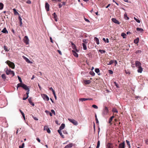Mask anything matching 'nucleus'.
Masks as SVG:
<instances>
[{"label":"nucleus","mask_w":148,"mask_h":148,"mask_svg":"<svg viewBox=\"0 0 148 148\" xmlns=\"http://www.w3.org/2000/svg\"><path fill=\"white\" fill-rule=\"evenodd\" d=\"M95 71L96 73H97L99 75H100V73H99L100 71L99 69L96 68L95 69Z\"/></svg>","instance_id":"29"},{"label":"nucleus","mask_w":148,"mask_h":148,"mask_svg":"<svg viewBox=\"0 0 148 148\" xmlns=\"http://www.w3.org/2000/svg\"><path fill=\"white\" fill-rule=\"evenodd\" d=\"M112 21L115 23L117 24H120V23L115 18H112Z\"/></svg>","instance_id":"10"},{"label":"nucleus","mask_w":148,"mask_h":148,"mask_svg":"<svg viewBox=\"0 0 148 148\" xmlns=\"http://www.w3.org/2000/svg\"><path fill=\"white\" fill-rule=\"evenodd\" d=\"M68 120L74 125H78L77 122L75 120L71 119H68Z\"/></svg>","instance_id":"3"},{"label":"nucleus","mask_w":148,"mask_h":148,"mask_svg":"<svg viewBox=\"0 0 148 148\" xmlns=\"http://www.w3.org/2000/svg\"><path fill=\"white\" fill-rule=\"evenodd\" d=\"M45 8L47 11H49V5L48 3L46 2L45 3Z\"/></svg>","instance_id":"9"},{"label":"nucleus","mask_w":148,"mask_h":148,"mask_svg":"<svg viewBox=\"0 0 148 148\" xmlns=\"http://www.w3.org/2000/svg\"><path fill=\"white\" fill-rule=\"evenodd\" d=\"M89 73L90 75L93 76H94L95 75V73L92 71H90L89 72Z\"/></svg>","instance_id":"39"},{"label":"nucleus","mask_w":148,"mask_h":148,"mask_svg":"<svg viewBox=\"0 0 148 148\" xmlns=\"http://www.w3.org/2000/svg\"><path fill=\"white\" fill-rule=\"evenodd\" d=\"M32 116L35 120L37 121L38 120V119L37 117H34L33 115H32Z\"/></svg>","instance_id":"55"},{"label":"nucleus","mask_w":148,"mask_h":148,"mask_svg":"<svg viewBox=\"0 0 148 148\" xmlns=\"http://www.w3.org/2000/svg\"><path fill=\"white\" fill-rule=\"evenodd\" d=\"M82 44L83 49L85 50H86L87 47L86 45L84 43H83Z\"/></svg>","instance_id":"34"},{"label":"nucleus","mask_w":148,"mask_h":148,"mask_svg":"<svg viewBox=\"0 0 148 148\" xmlns=\"http://www.w3.org/2000/svg\"><path fill=\"white\" fill-rule=\"evenodd\" d=\"M29 93V91H28L26 93V94L27 95V97H24L23 98V100H26L29 97L28 95Z\"/></svg>","instance_id":"25"},{"label":"nucleus","mask_w":148,"mask_h":148,"mask_svg":"<svg viewBox=\"0 0 148 148\" xmlns=\"http://www.w3.org/2000/svg\"><path fill=\"white\" fill-rule=\"evenodd\" d=\"M53 16L54 18L56 21H58V19L57 18V15L56 14V13L55 12H54L53 14Z\"/></svg>","instance_id":"17"},{"label":"nucleus","mask_w":148,"mask_h":148,"mask_svg":"<svg viewBox=\"0 0 148 148\" xmlns=\"http://www.w3.org/2000/svg\"><path fill=\"white\" fill-rule=\"evenodd\" d=\"M114 85L116 86L117 88H119V86L118 85V84H117L116 82H114Z\"/></svg>","instance_id":"49"},{"label":"nucleus","mask_w":148,"mask_h":148,"mask_svg":"<svg viewBox=\"0 0 148 148\" xmlns=\"http://www.w3.org/2000/svg\"><path fill=\"white\" fill-rule=\"evenodd\" d=\"M73 146L72 143H70L65 146L64 148H71Z\"/></svg>","instance_id":"14"},{"label":"nucleus","mask_w":148,"mask_h":148,"mask_svg":"<svg viewBox=\"0 0 148 148\" xmlns=\"http://www.w3.org/2000/svg\"><path fill=\"white\" fill-rule=\"evenodd\" d=\"M65 125L64 123H62L59 127V130H61L64 129L65 127Z\"/></svg>","instance_id":"20"},{"label":"nucleus","mask_w":148,"mask_h":148,"mask_svg":"<svg viewBox=\"0 0 148 148\" xmlns=\"http://www.w3.org/2000/svg\"><path fill=\"white\" fill-rule=\"evenodd\" d=\"M23 40L24 42L26 45H28L29 44V40L27 36H25L24 37Z\"/></svg>","instance_id":"6"},{"label":"nucleus","mask_w":148,"mask_h":148,"mask_svg":"<svg viewBox=\"0 0 148 148\" xmlns=\"http://www.w3.org/2000/svg\"><path fill=\"white\" fill-rule=\"evenodd\" d=\"M136 30L138 31H139L140 32H143V29H142V28H136Z\"/></svg>","instance_id":"30"},{"label":"nucleus","mask_w":148,"mask_h":148,"mask_svg":"<svg viewBox=\"0 0 148 148\" xmlns=\"http://www.w3.org/2000/svg\"><path fill=\"white\" fill-rule=\"evenodd\" d=\"M22 88L24 89L27 90V92L28 91L29 93V88H28V87L26 86V85H25L24 84H23L22 85Z\"/></svg>","instance_id":"8"},{"label":"nucleus","mask_w":148,"mask_h":148,"mask_svg":"<svg viewBox=\"0 0 148 148\" xmlns=\"http://www.w3.org/2000/svg\"><path fill=\"white\" fill-rule=\"evenodd\" d=\"M41 96L44 100L47 101H48L49 100V98L46 95L42 94L41 95Z\"/></svg>","instance_id":"4"},{"label":"nucleus","mask_w":148,"mask_h":148,"mask_svg":"<svg viewBox=\"0 0 148 148\" xmlns=\"http://www.w3.org/2000/svg\"><path fill=\"white\" fill-rule=\"evenodd\" d=\"M3 7V4L1 3H0V10H2Z\"/></svg>","instance_id":"37"},{"label":"nucleus","mask_w":148,"mask_h":148,"mask_svg":"<svg viewBox=\"0 0 148 148\" xmlns=\"http://www.w3.org/2000/svg\"><path fill=\"white\" fill-rule=\"evenodd\" d=\"M23 84L21 83L18 84L17 85V89H18V88L19 87H22V85Z\"/></svg>","instance_id":"36"},{"label":"nucleus","mask_w":148,"mask_h":148,"mask_svg":"<svg viewBox=\"0 0 148 148\" xmlns=\"http://www.w3.org/2000/svg\"><path fill=\"white\" fill-rule=\"evenodd\" d=\"M26 3H27L29 4H30L31 3V1L29 0H27V1Z\"/></svg>","instance_id":"57"},{"label":"nucleus","mask_w":148,"mask_h":148,"mask_svg":"<svg viewBox=\"0 0 148 148\" xmlns=\"http://www.w3.org/2000/svg\"><path fill=\"white\" fill-rule=\"evenodd\" d=\"M114 117V116H112L111 117L109 120V123H111V122H112L113 118Z\"/></svg>","instance_id":"27"},{"label":"nucleus","mask_w":148,"mask_h":148,"mask_svg":"<svg viewBox=\"0 0 148 148\" xmlns=\"http://www.w3.org/2000/svg\"><path fill=\"white\" fill-rule=\"evenodd\" d=\"M18 18L19 19L20 22L22 21V19L20 16H18Z\"/></svg>","instance_id":"60"},{"label":"nucleus","mask_w":148,"mask_h":148,"mask_svg":"<svg viewBox=\"0 0 148 148\" xmlns=\"http://www.w3.org/2000/svg\"><path fill=\"white\" fill-rule=\"evenodd\" d=\"M4 71L7 75H12V76H14L15 74L13 71H12L11 69H8V68L6 67L4 69Z\"/></svg>","instance_id":"1"},{"label":"nucleus","mask_w":148,"mask_h":148,"mask_svg":"<svg viewBox=\"0 0 148 148\" xmlns=\"http://www.w3.org/2000/svg\"><path fill=\"white\" fill-rule=\"evenodd\" d=\"M84 20L85 21H86L87 22H90L89 21L88 19H87L86 18H84Z\"/></svg>","instance_id":"59"},{"label":"nucleus","mask_w":148,"mask_h":148,"mask_svg":"<svg viewBox=\"0 0 148 148\" xmlns=\"http://www.w3.org/2000/svg\"><path fill=\"white\" fill-rule=\"evenodd\" d=\"M125 143L124 141L123 143H120L119 146V148H125Z\"/></svg>","instance_id":"12"},{"label":"nucleus","mask_w":148,"mask_h":148,"mask_svg":"<svg viewBox=\"0 0 148 148\" xmlns=\"http://www.w3.org/2000/svg\"><path fill=\"white\" fill-rule=\"evenodd\" d=\"M136 53H141V51L140 50H138L136 51Z\"/></svg>","instance_id":"58"},{"label":"nucleus","mask_w":148,"mask_h":148,"mask_svg":"<svg viewBox=\"0 0 148 148\" xmlns=\"http://www.w3.org/2000/svg\"><path fill=\"white\" fill-rule=\"evenodd\" d=\"M112 111L114 113L115 112L117 113L118 112L117 110L115 108H114L112 109Z\"/></svg>","instance_id":"35"},{"label":"nucleus","mask_w":148,"mask_h":148,"mask_svg":"<svg viewBox=\"0 0 148 148\" xmlns=\"http://www.w3.org/2000/svg\"><path fill=\"white\" fill-rule=\"evenodd\" d=\"M100 145V141L98 140L97 142V145L96 148H99Z\"/></svg>","instance_id":"40"},{"label":"nucleus","mask_w":148,"mask_h":148,"mask_svg":"<svg viewBox=\"0 0 148 148\" xmlns=\"http://www.w3.org/2000/svg\"><path fill=\"white\" fill-rule=\"evenodd\" d=\"M121 35L123 37V38H125V36H126V34H125L124 33H122L121 34Z\"/></svg>","instance_id":"47"},{"label":"nucleus","mask_w":148,"mask_h":148,"mask_svg":"<svg viewBox=\"0 0 148 148\" xmlns=\"http://www.w3.org/2000/svg\"><path fill=\"white\" fill-rule=\"evenodd\" d=\"M19 111L21 113V114L22 115L24 119L25 120V116L24 114L21 110L20 109Z\"/></svg>","instance_id":"26"},{"label":"nucleus","mask_w":148,"mask_h":148,"mask_svg":"<svg viewBox=\"0 0 148 148\" xmlns=\"http://www.w3.org/2000/svg\"><path fill=\"white\" fill-rule=\"evenodd\" d=\"M91 81L89 80H85L84 81V82L86 84H88L90 83Z\"/></svg>","instance_id":"32"},{"label":"nucleus","mask_w":148,"mask_h":148,"mask_svg":"<svg viewBox=\"0 0 148 148\" xmlns=\"http://www.w3.org/2000/svg\"><path fill=\"white\" fill-rule=\"evenodd\" d=\"M58 132L59 133V134H60V135L62 136V138H64V135L62 134L61 132V130H58Z\"/></svg>","instance_id":"22"},{"label":"nucleus","mask_w":148,"mask_h":148,"mask_svg":"<svg viewBox=\"0 0 148 148\" xmlns=\"http://www.w3.org/2000/svg\"><path fill=\"white\" fill-rule=\"evenodd\" d=\"M28 101H29V103L31 105H32V106H34V103H33L32 102V100H31V98H29L28 99Z\"/></svg>","instance_id":"18"},{"label":"nucleus","mask_w":148,"mask_h":148,"mask_svg":"<svg viewBox=\"0 0 148 148\" xmlns=\"http://www.w3.org/2000/svg\"><path fill=\"white\" fill-rule=\"evenodd\" d=\"M5 63L8 64L9 66L12 69H14L15 65L14 63L9 60L6 61Z\"/></svg>","instance_id":"2"},{"label":"nucleus","mask_w":148,"mask_h":148,"mask_svg":"<svg viewBox=\"0 0 148 148\" xmlns=\"http://www.w3.org/2000/svg\"><path fill=\"white\" fill-rule=\"evenodd\" d=\"M114 62V60H110L109 63L107 64V65H110L112 64H113Z\"/></svg>","instance_id":"38"},{"label":"nucleus","mask_w":148,"mask_h":148,"mask_svg":"<svg viewBox=\"0 0 148 148\" xmlns=\"http://www.w3.org/2000/svg\"><path fill=\"white\" fill-rule=\"evenodd\" d=\"M45 112L47 114H49V112L47 110H45Z\"/></svg>","instance_id":"63"},{"label":"nucleus","mask_w":148,"mask_h":148,"mask_svg":"<svg viewBox=\"0 0 148 148\" xmlns=\"http://www.w3.org/2000/svg\"><path fill=\"white\" fill-rule=\"evenodd\" d=\"M124 18L125 19L127 20H128L129 19V17L127 16V14L126 13L124 14Z\"/></svg>","instance_id":"28"},{"label":"nucleus","mask_w":148,"mask_h":148,"mask_svg":"<svg viewBox=\"0 0 148 148\" xmlns=\"http://www.w3.org/2000/svg\"><path fill=\"white\" fill-rule=\"evenodd\" d=\"M1 77L3 79H6V76L5 74H3L2 75Z\"/></svg>","instance_id":"46"},{"label":"nucleus","mask_w":148,"mask_h":148,"mask_svg":"<svg viewBox=\"0 0 148 148\" xmlns=\"http://www.w3.org/2000/svg\"><path fill=\"white\" fill-rule=\"evenodd\" d=\"M59 7L60 8H61V7L62 6V4H61V3H60L59 4Z\"/></svg>","instance_id":"61"},{"label":"nucleus","mask_w":148,"mask_h":148,"mask_svg":"<svg viewBox=\"0 0 148 148\" xmlns=\"http://www.w3.org/2000/svg\"><path fill=\"white\" fill-rule=\"evenodd\" d=\"M95 119H96V123H98L99 121L97 119L96 115H95Z\"/></svg>","instance_id":"53"},{"label":"nucleus","mask_w":148,"mask_h":148,"mask_svg":"<svg viewBox=\"0 0 148 148\" xmlns=\"http://www.w3.org/2000/svg\"><path fill=\"white\" fill-rule=\"evenodd\" d=\"M23 57L26 62H27V61H29V60L28 58H27L26 57L24 56H23Z\"/></svg>","instance_id":"45"},{"label":"nucleus","mask_w":148,"mask_h":148,"mask_svg":"<svg viewBox=\"0 0 148 148\" xmlns=\"http://www.w3.org/2000/svg\"><path fill=\"white\" fill-rule=\"evenodd\" d=\"M138 70L137 71L138 73H141L143 71V68L141 66L138 67Z\"/></svg>","instance_id":"16"},{"label":"nucleus","mask_w":148,"mask_h":148,"mask_svg":"<svg viewBox=\"0 0 148 148\" xmlns=\"http://www.w3.org/2000/svg\"><path fill=\"white\" fill-rule=\"evenodd\" d=\"M72 45L73 49L75 50L76 51L78 52V50L76 49L75 45L73 43H72Z\"/></svg>","instance_id":"23"},{"label":"nucleus","mask_w":148,"mask_h":148,"mask_svg":"<svg viewBox=\"0 0 148 148\" xmlns=\"http://www.w3.org/2000/svg\"><path fill=\"white\" fill-rule=\"evenodd\" d=\"M18 78L19 81V82H21V83H22V80L21 79V78L18 76Z\"/></svg>","instance_id":"50"},{"label":"nucleus","mask_w":148,"mask_h":148,"mask_svg":"<svg viewBox=\"0 0 148 148\" xmlns=\"http://www.w3.org/2000/svg\"><path fill=\"white\" fill-rule=\"evenodd\" d=\"M14 14L16 15H17L19 14L18 12L16 11V9L15 8L13 9Z\"/></svg>","instance_id":"33"},{"label":"nucleus","mask_w":148,"mask_h":148,"mask_svg":"<svg viewBox=\"0 0 148 148\" xmlns=\"http://www.w3.org/2000/svg\"><path fill=\"white\" fill-rule=\"evenodd\" d=\"M51 111L52 113H53L54 115H56V113L54 110H51Z\"/></svg>","instance_id":"54"},{"label":"nucleus","mask_w":148,"mask_h":148,"mask_svg":"<svg viewBox=\"0 0 148 148\" xmlns=\"http://www.w3.org/2000/svg\"><path fill=\"white\" fill-rule=\"evenodd\" d=\"M106 148H114V146L112 144L108 143L106 145Z\"/></svg>","instance_id":"7"},{"label":"nucleus","mask_w":148,"mask_h":148,"mask_svg":"<svg viewBox=\"0 0 148 148\" xmlns=\"http://www.w3.org/2000/svg\"><path fill=\"white\" fill-rule=\"evenodd\" d=\"M1 32L3 33L8 34V32L7 30L6 29L5 27L3 28V29L2 31Z\"/></svg>","instance_id":"21"},{"label":"nucleus","mask_w":148,"mask_h":148,"mask_svg":"<svg viewBox=\"0 0 148 148\" xmlns=\"http://www.w3.org/2000/svg\"><path fill=\"white\" fill-rule=\"evenodd\" d=\"M108 71H109V73L111 74H112L113 73V71L111 70H109Z\"/></svg>","instance_id":"56"},{"label":"nucleus","mask_w":148,"mask_h":148,"mask_svg":"<svg viewBox=\"0 0 148 148\" xmlns=\"http://www.w3.org/2000/svg\"><path fill=\"white\" fill-rule=\"evenodd\" d=\"M92 107L93 108H95V109H97L98 108V107L97 106L95 105H92Z\"/></svg>","instance_id":"48"},{"label":"nucleus","mask_w":148,"mask_h":148,"mask_svg":"<svg viewBox=\"0 0 148 148\" xmlns=\"http://www.w3.org/2000/svg\"><path fill=\"white\" fill-rule=\"evenodd\" d=\"M72 52L74 56L75 57L77 58L78 57V54L75 51L72 50Z\"/></svg>","instance_id":"15"},{"label":"nucleus","mask_w":148,"mask_h":148,"mask_svg":"<svg viewBox=\"0 0 148 148\" xmlns=\"http://www.w3.org/2000/svg\"><path fill=\"white\" fill-rule=\"evenodd\" d=\"M50 41H51V42L52 43H53V40H52V38L51 37H50Z\"/></svg>","instance_id":"62"},{"label":"nucleus","mask_w":148,"mask_h":148,"mask_svg":"<svg viewBox=\"0 0 148 148\" xmlns=\"http://www.w3.org/2000/svg\"><path fill=\"white\" fill-rule=\"evenodd\" d=\"M24 143H23L22 144V146H19V148H23L24 147Z\"/></svg>","instance_id":"52"},{"label":"nucleus","mask_w":148,"mask_h":148,"mask_svg":"<svg viewBox=\"0 0 148 148\" xmlns=\"http://www.w3.org/2000/svg\"><path fill=\"white\" fill-rule=\"evenodd\" d=\"M108 109L107 107H105L103 110V114L104 115H106L108 114Z\"/></svg>","instance_id":"5"},{"label":"nucleus","mask_w":148,"mask_h":148,"mask_svg":"<svg viewBox=\"0 0 148 148\" xmlns=\"http://www.w3.org/2000/svg\"><path fill=\"white\" fill-rule=\"evenodd\" d=\"M87 98H81L79 99V101H87Z\"/></svg>","instance_id":"31"},{"label":"nucleus","mask_w":148,"mask_h":148,"mask_svg":"<svg viewBox=\"0 0 148 148\" xmlns=\"http://www.w3.org/2000/svg\"><path fill=\"white\" fill-rule=\"evenodd\" d=\"M135 64L136 67H137V68L139 66H141L140 63L138 61H136V62Z\"/></svg>","instance_id":"13"},{"label":"nucleus","mask_w":148,"mask_h":148,"mask_svg":"<svg viewBox=\"0 0 148 148\" xmlns=\"http://www.w3.org/2000/svg\"><path fill=\"white\" fill-rule=\"evenodd\" d=\"M87 40L86 39H84L83 40V42H84V43H87Z\"/></svg>","instance_id":"51"},{"label":"nucleus","mask_w":148,"mask_h":148,"mask_svg":"<svg viewBox=\"0 0 148 148\" xmlns=\"http://www.w3.org/2000/svg\"><path fill=\"white\" fill-rule=\"evenodd\" d=\"M99 51L100 52V53H105L106 52L105 51L103 50H101V49H99Z\"/></svg>","instance_id":"42"},{"label":"nucleus","mask_w":148,"mask_h":148,"mask_svg":"<svg viewBox=\"0 0 148 148\" xmlns=\"http://www.w3.org/2000/svg\"><path fill=\"white\" fill-rule=\"evenodd\" d=\"M134 19L138 23H140V21L139 20L137 19L135 17H134Z\"/></svg>","instance_id":"41"},{"label":"nucleus","mask_w":148,"mask_h":148,"mask_svg":"<svg viewBox=\"0 0 148 148\" xmlns=\"http://www.w3.org/2000/svg\"><path fill=\"white\" fill-rule=\"evenodd\" d=\"M126 142L127 143V145H128V147H130L131 146H130V143L129 141H128L127 140H126Z\"/></svg>","instance_id":"44"},{"label":"nucleus","mask_w":148,"mask_h":148,"mask_svg":"<svg viewBox=\"0 0 148 148\" xmlns=\"http://www.w3.org/2000/svg\"><path fill=\"white\" fill-rule=\"evenodd\" d=\"M94 40L96 42L97 44L99 45V39L96 37H95L94 38Z\"/></svg>","instance_id":"19"},{"label":"nucleus","mask_w":148,"mask_h":148,"mask_svg":"<svg viewBox=\"0 0 148 148\" xmlns=\"http://www.w3.org/2000/svg\"><path fill=\"white\" fill-rule=\"evenodd\" d=\"M3 48L6 51H9V50L8 49L7 47L6 46H4L3 47Z\"/></svg>","instance_id":"43"},{"label":"nucleus","mask_w":148,"mask_h":148,"mask_svg":"<svg viewBox=\"0 0 148 148\" xmlns=\"http://www.w3.org/2000/svg\"><path fill=\"white\" fill-rule=\"evenodd\" d=\"M145 143L147 144H148V139L146 140Z\"/></svg>","instance_id":"64"},{"label":"nucleus","mask_w":148,"mask_h":148,"mask_svg":"<svg viewBox=\"0 0 148 148\" xmlns=\"http://www.w3.org/2000/svg\"><path fill=\"white\" fill-rule=\"evenodd\" d=\"M44 130H46L47 132L48 133H50L51 132L49 128L48 127V126H45L44 128Z\"/></svg>","instance_id":"11"},{"label":"nucleus","mask_w":148,"mask_h":148,"mask_svg":"<svg viewBox=\"0 0 148 148\" xmlns=\"http://www.w3.org/2000/svg\"><path fill=\"white\" fill-rule=\"evenodd\" d=\"M139 41V38H137L134 40V42L136 44L138 43Z\"/></svg>","instance_id":"24"}]
</instances>
